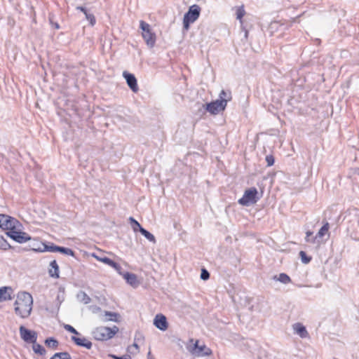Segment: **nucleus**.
I'll use <instances>...</instances> for the list:
<instances>
[{
  "label": "nucleus",
  "instance_id": "1",
  "mask_svg": "<svg viewBox=\"0 0 359 359\" xmlns=\"http://www.w3.org/2000/svg\"><path fill=\"white\" fill-rule=\"evenodd\" d=\"M32 305V296L29 292H18L14 303L15 313L22 318H27L31 314Z\"/></svg>",
  "mask_w": 359,
  "mask_h": 359
},
{
  "label": "nucleus",
  "instance_id": "2",
  "mask_svg": "<svg viewBox=\"0 0 359 359\" xmlns=\"http://www.w3.org/2000/svg\"><path fill=\"white\" fill-rule=\"evenodd\" d=\"M231 100V92L222 90L220 92L217 100L205 105V109L211 114H217L225 109L227 102Z\"/></svg>",
  "mask_w": 359,
  "mask_h": 359
},
{
  "label": "nucleus",
  "instance_id": "3",
  "mask_svg": "<svg viewBox=\"0 0 359 359\" xmlns=\"http://www.w3.org/2000/svg\"><path fill=\"white\" fill-rule=\"evenodd\" d=\"M118 331V328L116 325L112 327H99L92 332V335L95 340L107 341L114 337Z\"/></svg>",
  "mask_w": 359,
  "mask_h": 359
},
{
  "label": "nucleus",
  "instance_id": "4",
  "mask_svg": "<svg viewBox=\"0 0 359 359\" xmlns=\"http://www.w3.org/2000/svg\"><path fill=\"white\" fill-rule=\"evenodd\" d=\"M140 29L142 30V36L146 44L149 48H153L156 43V36L155 32L152 30L150 25L144 20H140Z\"/></svg>",
  "mask_w": 359,
  "mask_h": 359
},
{
  "label": "nucleus",
  "instance_id": "5",
  "mask_svg": "<svg viewBox=\"0 0 359 359\" xmlns=\"http://www.w3.org/2000/svg\"><path fill=\"white\" fill-rule=\"evenodd\" d=\"M201 8L199 6L194 4L189 7L183 19V27L185 29H188L190 24L194 23L199 18Z\"/></svg>",
  "mask_w": 359,
  "mask_h": 359
},
{
  "label": "nucleus",
  "instance_id": "6",
  "mask_svg": "<svg viewBox=\"0 0 359 359\" xmlns=\"http://www.w3.org/2000/svg\"><path fill=\"white\" fill-rule=\"evenodd\" d=\"M257 193L255 187L245 190L243 196L238 200V203L245 206L255 203L258 201Z\"/></svg>",
  "mask_w": 359,
  "mask_h": 359
},
{
  "label": "nucleus",
  "instance_id": "7",
  "mask_svg": "<svg viewBox=\"0 0 359 359\" xmlns=\"http://www.w3.org/2000/svg\"><path fill=\"white\" fill-rule=\"evenodd\" d=\"M19 222L13 217L0 214V228L4 230L13 231L16 229Z\"/></svg>",
  "mask_w": 359,
  "mask_h": 359
},
{
  "label": "nucleus",
  "instance_id": "8",
  "mask_svg": "<svg viewBox=\"0 0 359 359\" xmlns=\"http://www.w3.org/2000/svg\"><path fill=\"white\" fill-rule=\"evenodd\" d=\"M6 234L18 243H24L32 240V237L28 233L16 231V229L6 231Z\"/></svg>",
  "mask_w": 359,
  "mask_h": 359
},
{
  "label": "nucleus",
  "instance_id": "9",
  "mask_svg": "<svg viewBox=\"0 0 359 359\" xmlns=\"http://www.w3.org/2000/svg\"><path fill=\"white\" fill-rule=\"evenodd\" d=\"M20 337L27 343H35L37 339V334L35 331L27 329L23 325L19 328Z\"/></svg>",
  "mask_w": 359,
  "mask_h": 359
},
{
  "label": "nucleus",
  "instance_id": "10",
  "mask_svg": "<svg viewBox=\"0 0 359 359\" xmlns=\"http://www.w3.org/2000/svg\"><path fill=\"white\" fill-rule=\"evenodd\" d=\"M123 76L126 80V83L131 90L134 93H137L139 90L137 86V81L134 74H130L128 72H123Z\"/></svg>",
  "mask_w": 359,
  "mask_h": 359
},
{
  "label": "nucleus",
  "instance_id": "11",
  "mask_svg": "<svg viewBox=\"0 0 359 359\" xmlns=\"http://www.w3.org/2000/svg\"><path fill=\"white\" fill-rule=\"evenodd\" d=\"M154 325L160 330L165 331L168 327V323L166 317L161 314H156L154 319Z\"/></svg>",
  "mask_w": 359,
  "mask_h": 359
},
{
  "label": "nucleus",
  "instance_id": "12",
  "mask_svg": "<svg viewBox=\"0 0 359 359\" xmlns=\"http://www.w3.org/2000/svg\"><path fill=\"white\" fill-rule=\"evenodd\" d=\"M71 339L78 346L84 347L87 349H90L92 348V342L85 337L72 336Z\"/></svg>",
  "mask_w": 359,
  "mask_h": 359
},
{
  "label": "nucleus",
  "instance_id": "13",
  "mask_svg": "<svg viewBox=\"0 0 359 359\" xmlns=\"http://www.w3.org/2000/svg\"><path fill=\"white\" fill-rule=\"evenodd\" d=\"M294 334H298L301 338L304 339L309 337V334L306 327L300 323H296L292 325Z\"/></svg>",
  "mask_w": 359,
  "mask_h": 359
},
{
  "label": "nucleus",
  "instance_id": "14",
  "mask_svg": "<svg viewBox=\"0 0 359 359\" xmlns=\"http://www.w3.org/2000/svg\"><path fill=\"white\" fill-rule=\"evenodd\" d=\"M11 287H0V302L11 299V294L13 293Z\"/></svg>",
  "mask_w": 359,
  "mask_h": 359
},
{
  "label": "nucleus",
  "instance_id": "15",
  "mask_svg": "<svg viewBox=\"0 0 359 359\" xmlns=\"http://www.w3.org/2000/svg\"><path fill=\"white\" fill-rule=\"evenodd\" d=\"M76 10L80 11L84 13L86 18L89 21L91 26H94L96 23L95 17L93 13H90L86 7L79 6L76 8Z\"/></svg>",
  "mask_w": 359,
  "mask_h": 359
},
{
  "label": "nucleus",
  "instance_id": "16",
  "mask_svg": "<svg viewBox=\"0 0 359 359\" xmlns=\"http://www.w3.org/2000/svg\"><path fill=\"white\" fill-rule=\"evenodd\" d=\"M123 277L126 280L128 284L134 287H137L139 283L137 278V276L135 274L129 272H125L123 274Z\"/></svg>",
  "mask_w": 359,
  "mask_h": 359
},
{
  "label": "nucleus",
  "instance_id": "17",
  "mask_svg": "<svg viewBox=\"0 0 359 359\" xmlns=\"http://www.w3.org/2000/svg\"><path fill=\"white\" fill-rule=\"evenodd\" d=\"M194 348L196 350V353L200 356H206L212 354L210 348L206 347L205 345L199 346L198 341L194 344Z\"/></svg>",
  "mask_w": 359,
  "mask_h": 359
},
{
  "label": "nucleus",
  "instance_id": "18",
  "mask_svg": "<svg viewBox=\"0 0 359 359\" xmlns=\"http://www.w3.org/2000/svg\"><path fill=\"white\" fill-rule=\"evenodd\" d=\"M48 269L49 276L52 278H59V266L55 260L50 262Z\"/></svg>",
  "mask_w": 359,
  "mask_h": 359
},
{
  "label": "nucleus",
  "instance_id": "19",
  "mask_svg": "<svg viewBox=\"0 0 359 359\" xmlns=\"http://www.w3.org/2000/svg\"><path fill=\"white\" fill-rule=\"evenodd\" d=\"M41 245L42 247H39L37 248H32V250L35 251V252H55V245H54L53 243H50V244H46V243H41Z\"/></svg>",
  "mask_w": 359,
  "mask_h": 359
},
{
  "label": "nucleus",
  "instance_id": "20",
  "mask_svg": "<svg viewBox=\"0 0 359 359\" xmlns=\"http://www.w3.org/2000/svg\"><path fill=\"white\" fill-rule=\"evenodd\" d=\"M273 278L283 284H288L291 282L290 276L285 273H281L278 276H274Z\"/></svg>",
  "mask_w": 359,
  "mask_h": 359
},
{
  "label": "nucleus",
  "instance_id": "21",
  "mask_svg": "<svg viewBox=\"0 0 359 359\" xmlns=\"http://www.w3.org/2000/svg\"><path fill=\"white\" fill-rule=\"evenodd\" d=\"M55 252H60L62 254L70 256L74 255V252L72 249L57 245L55 246Z\"/></svg>",
  "mask_w": 359,
  "mask_h": 359
},
{
  "label": "nucleus",
  "instance_id": "22",
  "mask_svg": "<svg viewBox=\"0 0 359 359\" xmlns=\"http://www.w3.org/2000/svg\"><path fill=\"white\" fill-rule=\"evenodd\" d=\"M45 344L48 348L56 349L59 345V342L53 337H48L45 340Z\"/></svg>",
  "mask_w": 359,
  "mask_h": 359
},
{
  "label": "nucleus",
  "instance_id": "23",
  "mask_svg": "<svg viewBox=\"0 0 359 359\" xmlns=\"http://www.w3.org/2000/svg\"><path fill=\"white\" fill-rule=\"evenodd\" d=\"M77 299L85 304H89L91 301L90 297L83 291H81L77 294Z\"/></svg>",
  "mask_w": 359,
  "mask_h": 359
},
{
  "label": "nucleus",
  "instance_id": "24",
  "mask_svg": "<svg viewBox=\"0 0 359 359\" xmlns=\"http://www.w3.org/2000/svg\"><path fill=\"white\" fill-rule=\"evenodd\" d=\"M91 256L93 257L94 258H95L97 260H98L108 266H110L113 262L112 259H111L105 256H99V255H96L95 253H92Z\"/></svg>",
  "mask_w": 359,
  "mask_h": 359
},
{
  "label": "nucleus",
  "instance_id": "25",
  "mask_svg": "<svg viewBox=\"0 0 359 359\" xmlns=\"http://www.w3.org/2000/svg\"><path fill=\"white\" fill-rule=\"evenodd\" d=\"M129 221L131 227L135 232L140 231L141 229H143L140 224L137 220H135L133 217H129Z\"/></svg>",
  "mask_w": 359,
  "mask_h": 359
},
{
  "label": "nucleus",
  "instance_id": "26",
  "mask_svg": "<svg viewBox=\"0 0 359 359\" xmlns=\"http://www.w3.org/2000/svg\"><path fill=\"white\" fill-rule=\"evenodd\" d=\"M32 344H33L32 348H33V351H34V353H38L41 355H43L46 354V351L43 346H41L39 344H36V342L32 343Z\"/></svg>",
  "mask_w": 359,
  "mask_h": 359
},
{
  "label": "nucleus",
  "instance_id": "27",
  "mask_svg": "<svg viewBox=\"0 0 359 359\" xmlns=\"http://www.w3.org/2000/svg\"><path fill=\"white\" fill-rule=\"evenodd\" d=\"M329 223L328 222H326L325 224H323V226L320 229V230L318 231V232L317 233L316 237V239L318 238H322L323 237L326 233H328V231H329Z\"/></svg>",
  "mask_w": 359,
  "mask_h": 359
},
{
  "label": "nucleus",
  "instance_id": "28",
  "mask_svg": "<svg viewBox=\"0 0 359 359\" xmlns=\"http://www.w3.org/2000/svg\"><path fill=\"white\" fill-rule=\"evenodd\" d=\"M147 240H149L150 242L153 243H156V238H155V236L151 233H150L149 231H148L147 230H146L145 229H142L141 231H140Z\"/></svg>",
  "mask_w": 359,
  "mask_h": 359
},
{
  "label": "nucleus",
  "instance_id": "29",
  "mask_svg": "<svg viewBox=\"0 0 359 359\" xmlns=\"http://www.w3.org/2000/svg\"><path fill=\"white\" fill-rule=\"evenodd\" d=\"M11 248L12 246L8 243L3 236L0 235V249L6 251Z\"/></svg>",
  "mask_w": 359,
  "mask_h": 359
},
{
  "label": "nucleus",
  "instance_id": "30",
  "mask_svg": "<svg viewBox=\"0 0 359 359\" xmlns=\"http://www.w3.org/2000/svg\"><path fill=\"white\" fill-rule=\"evenodd\" d=\"M50 359H72V358L67 352H60L55 353Z\"/></svg>",
  "mask_w": 359,
  "mask_h": 359
},
{
  "label": "nucleus",
  "instance_id": "31",
  "mask_svg": "<svg viewBox=\"0 0 359 359\" xmlns=\"http://www.w3.org/2000/svg\"><path fill=\"white\" fill-rule=\"evenodd\" d=\"M104 316L107 317L106 320L114 321V322L117 321L118 314L116 313L111 312V311H105Z\"/></svg>",
  "mask_w": 359,
  "mask_h": 359
},
{
  "label": "nucleus",
  "instance_id": "32",
  "mask_svg": "<svg viewBox=\"0 0 359 359\" xmlns=\"http://www.w3.org/2000/svg\"><path fill=\"white\" fill-rule=\"evenodd\" d=\"M245 11L243 6L238 7L236 9V18L242 22V18L245 15Z\"/></svg>",
  "mask_w": 359,
  "mask_h": 359
},
{
  "label": "nucleus",
  "instance_id": "33",
  "mask_svg": "<svg viewBox=\"0 0 359 359\" xmlns=\"http://www.w3.org/2000/svg\"><path fill=\"white\" fill-rule=\"evenodd\" d=\"M306 236L305 239H306V242L311 243H316V236L311 238V236L313 235L312 231H306Z\"/></svg>",
  "mask_w": 359,
  "mask_h": 359
},
{
  "label": "nucleus",
  "instance_id": "34",
  "mask_svg": "<svg viewBox=\"0 0 359 359\" xmlns=\"http://www.w3.org/2000/svg\"><path fill=\"white\" fill-rule=\"evenodd\" d=\"M63 327L65 328V330L75 334V335H80L81 334L74 328L73 327L72 325H68V324H65Z\"/></svg>",
  "mask_w": 359,
  "mask_h": 359
},
{
  "label": "nucleus",
  "instance_id": "35",
  "mask_svg": "<svg viewBox=\"0 0 359 359\" xmlns=\"http://www.w3.org/2000/svg\"><path fill=\"white\" fill-rule=\"evenodd\" d=\"M299 255L301 257L302 262L304 264H308L311 260V257H307L306 252L304 251H300Z\"/></svg>",
  "mask_w": 359,
  "mask_h": 359
},
{
  "label": "nucleus",
  "instance_id": "36",
  "mask_svg": "<svg viewBox=\"0 0 359 359\" xmlns=\"http://www.w3.org/2000/svg\"><path fill=\"white\" fill-rule=\"evenodd\" d=\"M109 266L114 269L120 275L123 276V274L124 273H122L123 269H122L121 266L119 264H118L114 261L112 262V263L111 264V265Z\"/></svg>",
  "mask_w": 359,
  "mask_h": 359
},
{
  "label": "nucleus",
  "instance_id": "37",
  "mask_svg": "<svg viewBox=\"0 0 359 359\" xmlns=\"http://www.w3.org/2000/svg\"><path fill=\"white\" fill-rule=\"evenodd\" d=\"M210 278V273L209 272L205 269H203L201 270V278L202 280H208V278Z\"/></svg>",
  "mask_w": 359,
  "mask_h": 359
},
{
  "label": "nucleus",
  "instance_id": "38",
  "mask_svg": "<svg viewBox=\"0 0 359 359\" xmlns=\"http://www.w3.org/2000/svg\"><path fill=\"white\" fill-rule=\"evenodd\" d=\"M265 160L268 166H272L274 164V157L272 155H267Z\"/></svg>",
  "mask_w": 359,
  "mask_h": 359
},
{
  "label": "nucleus",
  "instance_id": "39",
  "mask_svg": "<svg viewBox=\"0 0 359 359\" xmlns=\"http://www.w3.org/2000/svg\"><path fill=\"white\" fill-rule=\"evenodd\" d=\"M110 357L114 358V359H131L130 355H128V354H125V355H121V356H118V355H110Z\"/></svg>",
  "mask_w": 359,
  "mask_h": 359
},
{
  "label": "nucleus",
  "instance_id": "40",
  "mask_svg": "<svg viewBox=\"0 0 359 359\" xmlns=\"http://www.w3.org/2000/svg\"><path fill=\"white\" fill-rule=\"evenodd\" d=\"M133 346L134 348H135V349L138 351V350H139V346H138V345H137L136 343H134V344H133Z\"/></svg>",
  "mask_w": 359,
  "mask_h": 359
},
{
  "label": "nucleus",
  "instance_id": "41",
  "mask_svg": "<svg viewBox=\"0 0 359 359\" xmlns=\"http://www.w3.org/2000/svg\"><path fill=\"white\" fill-rule=\"evenodd\" d=\"M148 359H154L153 358H151V352H149L148 353Z\"/></svg>",
  "mask_w": 359,
  "mask_h": 359
}]
</instances>
